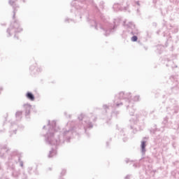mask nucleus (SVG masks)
Listing matches in <instances>:
<instances>
[{"mask_svg": "<svg viewBox=\"0 0 179 179\" xmlns=\"http://www.w3.org/2000/svg\"><path fill=\"white\" fill-rule=\"evenodd\" d=\"M48 125L49 126L48 131L45 135V142L48 145H63L65 142L69 143L71 138L73 135H79L76 130V127H73L68 130L64 131L63 134L59 135L57 138H54V132L57 131V122L52 120V122L48 120Z\"/></svg>", "mask_w": 179, "mask_h": 179, "instance_id": "1", "label": "nucleus"}, {"mask_svg": "<svg viewBox=\"0 0 179 179\" xmlns=\"http://www.w3.org/2000/svg\"><path fill=\"white\" fill-rule=\"evenodd\" d=\"M20 163V167H23V161H22V152L17 150L13 151L8 157V161L6 162V166L8 171L11 172L13 177H19L20 172L16 170V164Z\"/></svg>", "mask_w": 179, "mask_h": 179, "instance_id": "2", "label": "nucleus"}, {"mask_svg": "<svg viewBox=\"0 0 179 179\" xmlns=\"http://www.w3.org/2000/svg\"><path fill=\"white\" fill-rule=\"evenodd\" d=\"M120 24V20H115L114 26L108 22H103V24L96 22V20H91V26H94L96 30H101V33L104 36H110V34L113 31L114 29Z\"/></svg>", "mask_w": 179, "mask_h": 179, "instance_id": "3", "label": "nucleus"}, {"mask_svg": "<svg viewBox=\"0 0 179 179\" xmlns=\"http://www.w3.org/2000/svg\"><path fill=\"white\" fill-rule=\"evenodd\" d=\"M131 97L132 94L131 92H120L115 96L113 101V107H120L122 106V101L121 100H126L125 104H129L128 101H131Z\"/></svg>", "mask_w": 179, "mask_h": 179, "instance_id": "4", "label": "nucleus"}, {"mask_svg": "<svg viewBox=\"0 0 179 179\" xmlns=\"http://www.w3.org/2000/svg\"><path fill=\"white\" fill-rule=\"evenodd\" d=\"M78 120L80 121L78 125V129H82V128L85 130V132L86 133V128H93V123L90 122L89 119L85 115V114L81 113L78 117Z\"/></svg>", "mask_w": 179, "mask_h": 179, "instance_id": "5", "label": "nucleus"}, {"mask_svg": "<svg viewBox=\"0 0 179 179\" xmlns=\"http://www.w3.org/2000/svg\"><path fill=\"white\" fill-rule=\"evenodd\" d=\"M103 108L106 110V113L103 115L102 119L105 120L107 124H110V121H111V117H115V118H117L120 114V111L118 110L112 112V115L111 113H108L107 110L110 109V106H108L107 104L103 105Z\"/></svg>", "mask_w": 179, "mask_h": 179, "instance_id": "6", "label": "nucleus"}, {"mask_svg": "<svg viewBox=\"0 0 179 179\" xmlns=\"http://www.w3.org/2000/svg\"><path fill=\"white\" fill-rule=\"evenodd\" d=\"M10 31H13L14 33H20V31H23V29L20 27V24H19L18 20H15L13 23H11L10 27L7 29V33L8 34V37L12 36Z\"/></svg>", "mask_w": 179, "mask_h": 179, "instance_id": "7", "label": "nucleus"}, {"mask_svg": "<svg viewBox=\"0 0 179 179\" xmlns=\"http://www.w3.org/2000/svg\"><path fill=\"white\" fill-rule=\"evenodd\" d=\"M89 0H73L71 2V6H73L77 10H86L87 5L85 4Z\"/></svg>", "mask_w": 179, "mask_h": 179, "instance_id": "8", "label": "nucleus"}, {"mask_svg": "<svg viewBox=\"0 0 179 179\" xmlns=\"http://www.w3.org/2000/svg\"><path fill=\"white\" fill-rule=\"evenodd\" d=\"M169 79L171 82H174L175 83V85L171 88V93H178L179 87H178V82L177 81V78H176V76H171Z\"/></svg>", "mask_w": 179, "mask_h": 179, "instance_id": "9", "label": "nucleus"}, {"mask_svg": "<svg viewBox=\"0 0 179 179\" xmlns=\"http://www.w3.org/2000/svg\"><path fill=\"white\" fill-rule=\"evenodd\" d=\"M129 103H124V106H126L127 109L129 110L130 115H134L135 114V108H134V103L131 101H128Z\"/></svg>", "mask_w": 179, "mask_h": 179, "instance_id": "10", "label": "nucleus"}, {"mask_svg": "<svg viewBox=\"0 0 179 179\" xmlns=\"http://www.w3.org/2000/svg\"><path fill=\"white\" fill-rule=\"evenodd\" d=\"M8 152H9V149L6 147V145H3L0 149V157L1 159H5L8 155Z\"/></svg>", "mask_w": 179, "mask_h": 179, "instance_id": "11", "label": "nucleus"}, {"mask_svg": "<svg viewBox=\"0 0 179 179\" xmlns=\"http://www.w3.org/2000/svg\"><path fill=\"white\" fill-rule=\"evenodd\" d=\"M113 10L115 12H118V10H127V8H122V3H115L113 6Z\"/></svg>", "mask_w": 179, "mask_h": 179, "instance_id": "12", "label": "nucleus"}, {"mask_svg": "<svg viewBox=\"0 0 179 179\" xmlns=\"http://www.w3.org/2000/svg\"><path fill=\"white\" fill-rule=\"evenodd\" d=\"M10 5H11V6H13V19H15V16H16V12H17V8H19V6H16L15 4V2H16V0H9L8 1Z\"/></svg>", "mask_w": 179, "mask_h": 179, "instance_id": "13", "label": "nucleus"}, {"mask_svg": "<svg viewBox=\"0 0 179 179\" xmlns=\"http://www.w3.org/2000/svg\"><path fill=\"white\" fill-rule=\"evenodd\" d=\"M140 162H141V163H144V166H146L148 163H153V159H152V158L149 157H147L141 158L140 159Z\"/></svg>", "mask_w": 179, "mask_h": 179, "instance_id": "14", "label": "nucleus"}, {"mask_svg": "<svg viewBox=\"0 0 179 179\" xmlns=\"http://www.w3.org/2000/svg\"><path fill=\"white\" fill-rule=\"evenodd\" d=\"M19 128V126L16 123H11L10 125V132L12 134V132L15 134H16V131H17V129Z\"/></svg>", "mask_w": 179, "mask_h": 179, "instance_id": "15", "label": "nucleus"}, {"mask_svg": "<svg viewBox=\"0 0 179 179\" xmlns=\"http://www.w3.org/2000/svg\"><path fill=\"white\" fill-rule=\"evenodd\" d=\"M24 108L25 110V115L27 117V115H30V110H31V105L27 103L24 104Z\"/></svg>", "mask_w": 179, "mask_h": 179, "instance_id": "16", "label": "nucleus"}, {"mask_svg": "<svg viewBox=\"0 0 179 179\" xmlns=\"http://www.w3.org/2000/svg\"><path fill=\"white\" fill-rule=\"evenodd\" d=\"M141 149L142 155H144L145 153H146V141H141Z\"/></svg>", "mask_w": 179, "mask_h": 179, "instance_id": "17", "label": "nucleus"}, {"mask_svg": "<svg viewBox=\"0 0 179 179\" xmlns=\"http://www.w3.org/2000/svg\"><path fill=\"white\" fill-rule=\"evenodd\" d=\"M124 26H126L127 29H131V30H134L135 29V24H133L132 22H129L127 24L125 25V21L123 22Z\"/></svg>", "mask_w": 179, "mask_h": 179, "instance_id": "18", "label": "nucleus"}, {"mask_svg": "<svg viewBox=\"0 0 179 179\" xmlns=\"http://www.w3.org/2000/svg\"><path fill=\"white\" fill-rule=\"evenodd\" d=\"M26 97L29 100H31V101H34V94H33V93H31V92H28L26 94Z\"/></svg>", "mask_w": 179, "mask_h": 179, "instance_id": "19", "label": "nucleus"}, {"mask_svg": "<svg viewBox=\"0 0 179 179\" xmlns=\"http://www.w3.org/2000/svg\"><path fill=\"white\" fill-rule=\"evenodd\" d=\"M56 155H57V151H55L54 149H52L49 152V155H48V157L49 159H51V157H54V156H55Z\"/></svg>", "mask_w": 179, "mask_h": 179, "instance_id": "20", "label": "nucleus"}, {"mask_svg": "<svg viewBox=\"0 0 179 179\" xmlns=\"http://www.w3.org/2000/svg\"><path fill=\"white\" fill-rule=\"evenodd\" d=\"M89 2L92 4V6H93V8L95 9V11L99 12V7H97V5H96V3L93 2V0H90Z\"/></svg>", "mask_w": 179, "mask_h": 179, "instance_id": "21", "label": "nucleus"}, {"mask_svg": "<svg viewBox=\"0 0 179 179\" xmlns=\"http://www.w3.org/2000/svg\"><path fill=\"white\" fill-rule=\"evenodd\" d=\"M162 124L163 125H164V127H169V117H165L164 118V120L162 121Z\"/></svg>", "mask_w": 179, "mask_h": 179, "instance_id": "22", "label": "nucleus"}, {"mask_svg": "<svg viewBox=\"0 0 179 179\" xmlns=\"http://www.w3.org/2000/svg\"><path fill=\"white\" fill-rule=\"evenodd\" d=\"M157 131V127L156 124H155L154 128L150 129V134H156Z\"/></svg>", "mask_w": 179, "mask_h": 179, "instance_id": "23", "label": "nucleus"}, {"mask_svg": "<svg viewBox=\"0 0 179 179\" xmlns=\"http://www.w3.org/2000/svg\"><path fill=\"white\" fill-rule=\"evenodd\" d=\"M23 113L22 111H17L15 113L16 118H20L22 117V114Z\"/></svg>", "mask_w": 179, "mask_h": 179, "instance_id": "24", "label": "nucleus"}, {"mask_svg": "<svg viewBox=\"0 0 179 179\" xmlns=\"http://www.w3.org/2000/svg\"><path fill=\"white\" fill-rule=\"evenodd\" d=\"M64 22H65V23H71V22L75 23V21L73 20L69 19V18H66L64 20Z\"/></svg>", "mask_w": 179, "mask_h": 179, "instance_id": "25", "label": "nucleus"}, {"mask_svg": "<svg viewBox=\"0 0 179 179\" xmlns=\"http://www.w3.org/2000/svg\"><path fill=\"white\" fill-rule=\"evenodd\" d=\"M21 178L27 179V175L26 174V172L22 171V173H21Z\"/></svg>", "mask_w": 179, "mask_h": 179, "instance_id": "26", "label": "nucleus"}, {"mask_svg": "<svg viewBox=\"0 0 179 179\" xmlns=\"http://www.w3.org/2000/svg\"><path fill=\"white\" fill-rule=\"evenodd\" d=\"M139 99H141V96L139 95H136L133 98V101H139Z\"/></svg>", "mask_w": 179, "mask_h": 179, "instance_id": "27", "label": "nucleus"}, {"mask_svg": "<svg viewBox=\"0 0 179 179\" xmlns=\"http://www.w3.org/2000/svg\"><path fill=\"white\" fill-rule=\"evenodd\" d=\"M131 41L135 42V41H138V36H133L131 38Z\"/></svg>", "mask_w": 179, "mask_h": 179, "instance_id": "28", "label": "nucleus"}, {"mask_svg": "<svg viewBox=\"0 0 179 179\" xmlns=\"http://www.w3.org/2000/svg\"><path fill=\"white\" fill-rule=\"evenodd\" d=\"M161 50V51H163V50H164V46L162 45H157V50Z\"/></svg>", "mask_w": 179, "mask_h": 179, "instance_id": "29", "label": "nucleus"}, {"mask_svg": "<svg viewBox=\"0 0 179 179\" xmlns=\"http://www.w3.org/2000/svg\"><path fill=\"white\" fill-rule=\"evenodd\" d=\"M92 120L93 122H96L97 121V116H96V115L92 116Z\"/></svg>", "mask_w": 179, "mask_h": 179, "instance_id": "30", "label": "nucleus"}, {"mask_svg": "<svg viewBox=\"0 0 179 179\" xmlns=\"http://www.w3.org/2000/svg\"><path fill=\"white\" fill-rule=\"evenodd\" d=\"M172 33H178V28L175 27L173 29L171 30Z\"/></svg>", "mask_w": 179, "mask_h": 179, "instance_id": "31", "label": "nucleus"}, {"mask_svg": "<svg viewBox=\"0 0 179 179\" xmlns=\"http://www.w3.org/2000/svg\"><path fill=\"white\" fill-rule=\"evenodd\" d=\"M178 110H179V106H174V111L173 113H178Z\"/></svg>", "mask_w": 179, "mask_h": 179, "instance_id": "32", "label": "nucleus"}, {"mask_svg": "<svg viewBox=\"0 0 179 179\" xmlns=\"http://www.w3.org/2000/svg\"><path fill=\"white\" fill-rule=\"evenodd\" d=\"M29 174H31V171H33V167L29 166L27 169Z\"/></svg>", "mask_w": 179, "mask_h": 179, "instance_id": "33", "label": "nucleus"}, {"mask_svg": "<svg viewBox=\"0 0 179 179\" xmlns=\"http://www.w3.org/2000/svg\"><path fill=\"white\" fill-rule=\"evenodd\" d=\"M65 174H66V170L63 169L61 172V176H65Z\"/></svg>", "mask_w": 179, "mask_h": 179, "instance_id": "34", "label": "nucleus"}, {"mask_svg": "<svg viewBox=\"0 0 179 179\" xmlns=\"http://www.w3.org/2000/svg\"><path fill=\"white\" fill-rule=\"evenodd\" d=\"M101 9H104V2L101 1L100 3Z\"/></svg>", "mask_w": 179, "mask_h": 179, "instance_id": "35", "label": "nucleus"}, {"mask_svg": "<svg viewBox=\"0 0 179 179\" xmlns=\"http://www.w3.org/2000/svg\"><path fill=\"white\" fill-rule=\"evenodd\" d=\"M29 69L30 71H34V69H36V67L34 66H31Z\"/></svg>", "mask_w": 179, "mask_h": 179, "instance_id": "36", "label": "nucleus"}, {"mask_svg": "<svg viewBox=\"0 0 179 179\" xmlns=\"http://www.w3.org/2000/svg\"><path fill=\"white\" fill-rule=\"evenodd\" d=\"M171 64H173V61H169V63L166 64V66H171Z\"/></svg>", "mask_w": 179, "mask_h": 179, "instance_id": "37", "label": "nucleus"}, {"mask_svg": "<svg viewBox=\"0 0 179 179\" xmlns=\"http://www.w3.org/2000/svg\"><path fill=\"white\" fill-rule=\"evenodd\" d=\"M124 179H131V175L126 176Z\"/></svg>", "mask_w": 179, "mask_h": 179, "instance_id": "38", "label": "nucleus"}, {"mask_svg": "<svg viewBox=\"0 0 179 179\" xmlns=\"http://www.w3.org/2000/svg\"><path fill=\"white\" fill-rule=\"evenodd\" d=\"M36 72H41V69L37 68L36 69Z\"/></svg>", "mask_w": 179, "mask_h": 179, "instance_id": "39", "label": "nucleus"}, {"mask_svg": "<svg viewBox=\"0 0 179 179\" xmlns=\"http://www.w3.org/2000/svg\"><path fill=\"white\" fill-rule=\"evenodd\" d=\"M152 26H154V27H157V23L153 22V23H152Z\"/></svg>", "mask_w": 179, "mask_h": 179, "instance_id": "40", "label": "nucleus"}, {"mask_svg": "<svg viewBox=\"0 0 179 179\" xmlns=\"http://www.w3.org/2000/svg\"><path fill=\"white\" fill-rule=\"evenodd\" d=\"M133 167H134L135 169H136L138 167V164H133Z\"/></svg>", "mask_w": 179, "mask_h": 179, "instance_id": "41", "label": "nucleus"}, {"mask_svg": "<svg viewBox=\"0 0 179 179\" xmlns=\"http://www.w3.org/2000/svg\"><path fill=\"white\" fill-rule=\"evenodd\" d=\"M131 34H132L133 36H134V34H136V32L134 31H131Z\"/></svg>", "mask_w": 179, "mask_h": 179, "instance_id": "42", "label": "nucleus"}, {"mask_svg": "<svg viewBox=\"0 0 179 179\" xmlns=\"http://www.w3.org/2000/svg\"><path fill=\"white\" fill-rule=\"evenodd\" d=\"M0 179H9V178H8L6 177V176H3V177L0 178Z\"/></svg>", "mask_w": 179, "mask_h": 179, "instance_id": "43", "label": "nucleus"}, {"mask_svg": "<svg viewBox=\"0 0 179 179\" xmlns=\"http://www.w3.org/2000/svg\"><path fill=\"white\" fill-rule=\"evenodd\" d=\"M125 162H126L127 164L129 163V159H126V160H125Z\"/></svg>", "mask_w": 179, "mask_h": 179, "instance_id": "44", "label": "nucleus"}, {"mask_svg": "<svg viewBox=\"0 0 179 179\" xmlns=\"http://www.w3.org/2000/svg\"><path fill=\"white\" fill-rule=\"evenodd\" d=\"M120 134H121V135H122V134H124V130H122V131H120Z\"/></svg>", "mask_w": 179, "mask_h": 179, "instance_id": "45", "label": "nucleus"}, {"mask_svg": "<svg viewBox=\"0 0 179 179\" xmlns=\"http://www.w3.org/2000/svg\"><path fill=\"white\" fill-rule=\"evenodd\" d=\"M71 115H68V118H71Z\"/></svg>", "mask_w": 179, "mask_h": 179, "instance_id": "46", "label": "nucleus"}, {"mask_svg": "<svg viewBox=\"0 0 179 179\" xmlns=\"http://www.w3.org/2000/svg\"><path fill=\"white\" fill-rule=\"evenodd\" d=\"M136 4L139 6V5H140V4H139V1H137V2H136Z\"/></svg>", "mask_w": 179, "mask_h": 179, "instance_id": "47", "label": "nucleus"}, {"mask_svg": "<svg viewBox=\"0 0 179 179\" xmlns=\"http://www.w3.org/2000/svg\"><path fill=\"white\" fill-rule=\"evenodd\" d=\"M157 34H159L160 33V31H157Z\"/></svg>", "mask_w": 179, "mask_h": 179, "instance_id": "48", "label": "nucleus"}, {"mask_svg": "<svg viewBox=\"0 0 179 179\" xmlns=\"http://www.w3.org/2000/svg\"><path fill=\"white\" fill-rule=\"evenodd\" d=\"M22 2H24V3L26 2V0H22Z\"/></svg>", "mask_w": 179, "mask_h": 179, "instance_id": "49", "label": "nucleus"}, {"mask_svg": "<svg viewBox=\"0 0 179 179\" xmlns=\"http://www.w3.org/2000/svg\"><path fill=\"white\" fill-rule=\"evenodd\" d=\"M158 52H159V54H162V52H160V51H158Z\"/></svg>", "mask_w": 179, "mask_h": 179, "instance_id": "50", "label": "nucleus"}, {"mask_svg": "<svg viewBox=\"0 0 179 179\" xmlns=\"http://www.w3.org/2000/svg\"><path fill=\"white\" fill-rule=\"evenodd\" d=\"M43 129H45V126H43Z\"/></svg>", "mask_w": 179, "mask_h": 179, "instance_id": "51", "label": "nucleus"}, {"mask_svg": "<svg viewBox=\"0 0 179 179\" xmlns=\"http://www.w3.org/2000/svg\"><path fill=\"white\" fill-rule=\"evenodd\" d=\"M64 115H66V112H64Z\"/></svg>", "mask_w": 179, "mask_h": 179, "instance_id": "52", "label": "nucleus"}, {"mask_svg": "<svg viewBox=\"0 0 179 179\" xmlns=\"http://www.w3.org/2000/svg\"><path fill=\"white\" fill-rule=\"evenodd\" d=\"M131 129H132L134 127H132V126L130 127Z\"/></svg>", "mask_w": 179, "mask_h": 179, "instance_id": "53", "label": "nucleus"}, {"mask_svg": "<svg viewBox=\"0 0 179 179\" xmlns=\"http://www.w3.org/2000/svg\"><path fill=\"white\" fill-rule=\"evenodd\" d=\"M124 142H125L127 141V139H123Z\"/></svg>", "mask_w": 179, "mask_h": 179, "instance_id": "54", "label": "nucleus"}, {"mask_svg": "<svg viewBox=\"0 0 179 179\" xmlns=\"http://www.w3.org/2000/svg\"><path fill=\"white\" fill-rule=\"evenodd\" d=\"M107 146H108V142L106 143Z\"/></svg>", "mask_w": 179, "mask_h": 179, "instance_id": "55", "label": "nucleus"}, {"mask_svg": "<svg viewBox=\"0 0 179 179\" xmlns=\"http://www.w3.org/2000/svg\"><path fill=\"white\" fill-rule=\"evenodd\" d=\"M172 101H176V100H174V99H172Z\"/></svg>", "mask_w": 179, "mask_h": 179, "instance_id": "56", "label": "nucleus"}, {"mask_svg": "<svg viewBox=\"0 0 179 179\" xmlns=\"http://www.w3.org/2000/svg\"><path fill=\"white\" fill-rule=\"evenodd\" d=\"M144 139H148V138H146V137H144Z\"/></svg>", "mask_w": 179, "mask_h": 179, "instance_id": "57", "label": "nucleus"}, {"mask_svg": "<svg viewBox=\"0 0 179 179\" xmlns=\"http://www.w3.org/2000/svg\"><path fill=\"white\" fill-rule=\"evenodd\" d=\"M80 18L82 19V16L81 15L80 16Z\"/></svg>", "mask_w": 179, "mask_h": 179, "instance_id": "58", "label": "nucleus"}, {"mask_svg": "<svg viewBox=\"0 0 179 179\" xmlns=\"http://www.w3.org/2000/svg\"><path fill=\"white\" fill-rule=\"evenodd\" d=\"M67 125H69V122L67 123Z\"/></svg>", "mask_w": 179, "mask_h": 179, "instance_id": "59", "label": "nucleus"}, {"mask_svg": "<svg viewBox=\"0 0 179 179\" xmlns=\"http://www.w3.org/2000/svg\"><path fill=\"white\" fill-rule=\"evenodd\" d=\"M18 38H19V37L17 36V39H18Z\"/></svg>", "mask_w": 179, "mask_h": 179, "instance_id": "60", "label": "nucleus"}, {"mask_svg": "<svg viewBox=\"0 0 179 179\" xmlns=\"http://www.w3.org/2000/svg\"><path fill=\"white\" fill-rule=\"evenodd\" d=\"M0 132H2V130H1Z\"/></svg>", "mask_w": 179, "mask_h": 179, "instance_id": "61", "label": "nucleus"}, {"mask_svg": "<svg viewBox=\"0 0 179 179\" xmlns=\"http://www.w3.org/2000/svg\"><path fill=\"white\" fill-rule=\"evenodd\" d=\"M15 37L16 38V35H15Z\"/></svg>", "mask_w": 179, "mask_h": 179, "instance_id": "62", "label": "nucleus"}]
</instances>
